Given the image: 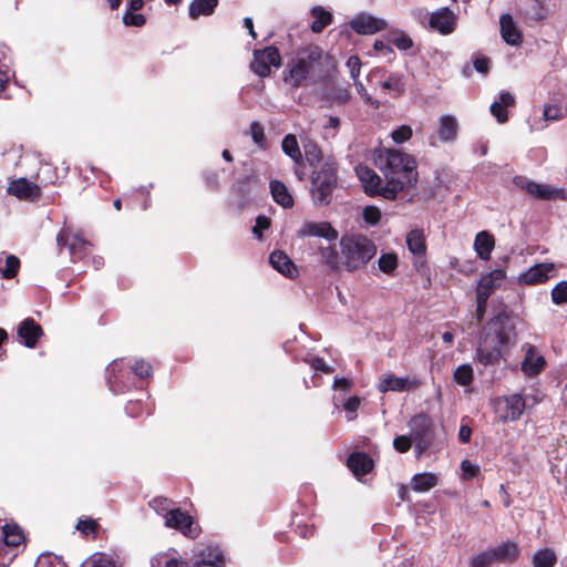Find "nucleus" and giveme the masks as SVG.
<instances>
[{"instance_id":"1","label":"nucleus","mask_w":567,"mask_h":567,"mask_svg":"<svg viewBox=\"0 0 567 567\" xmlns=\"http://www.w3.org/2000/svg\"><path fill=\"white\" fill-rule=\"evenodd\" d=\"M377 162L386 178L383 189L384 198L394 199L399 192L415 185L417 181L416 162L412 156L390 150L380 154Z\"/></svg>"},{"instance_id":"2","label":"nucleus","mask_w":567,"mask_h":567,"mask_svg":"<svg viewBox=\"0 0 567 567\" xmlns=\"http://www.w3.org/2000/svg\"><path fill=\"white\" fill-rule=\"evenodd\" d=\"M513 336L514 326L509 318L498 315L487 323L480 339L475 360L485 367L498 364L502 351L509 344Z\"/></svg>"},{"instance_id":"3","label":"nucleus","mask_w":567,"mask_h":567,"mask_svg":"<svg viewBox=\"0 0 567 567\" xmlns=\"http://www.w3.org/2000/svg\"><path fill=\"white\" fill-rule=\"evenodd\" d=\"M323 60L324 54L318 47H310L298 52L286 65L284 82L292 89L307 85L309 81L321 76Z\"/></svg>"},{"instance_id":"4","label":"nucleus","mask_w":567,"mask_h":567,"mask_svg":"<svg viewBox=\"0 0 567 567\" xmlns=\"http://www.w3.org/2000/svg\"><path fill=\"white\" fill-rule=\"evenodd\" d=\"M339 246L341 265L348 271L364 268L378 251L374 241L362 234L342 236Z\"/></svg>"},{"instance_id":"5","label":"nucleus","mask_w":567,"mask_h":567,"mask_svg":"<svg viewBox=\"0 0 567 567\" xmlns=\"http://www.w3.org/2000/svg\"><path fill=\"white\" fill-rule=\"evenodd\" d=\"M529 402L534 405L536 404L537 399L532 395L523 396L517 393L497 398L494 401L495 411L502 422L517 421L522 416L524 410L530 406Z\"/></svg>"},{"instance_id":"6","label":"nucleus","mask_w":567,"mask_h":567,"mask_svg":"<svg viewBox=\"0 0 567 567\" xmlns=\"http://www.w3.org/2000/svg\"><path fill=\"white\" fill-rule=\"evenodd\" d=\"M337 176L330 165L323 166L313 177L311 195L315 205H328L331 202L336 188Z\"/></svg>"},{"instance_id":"7","label":"nucleus","mask_w":567,"mask_h":567,"mask_svg":"<svg viewBox=\"0 0 567 567\" xmlns=\"http://www.w3.org/2000/svg\"><path fill=\"white\" fill-rule=\"evenodd\" d=\"M409 427L410 437L414 444L415 455L416 457H420L433 442L434 435L432 422L426 415L419 414L411 419Z\"/></svg>"},{"instance_id":"8","label":"nucleus","mask_w":567,"mask_h":567,"mask_svg":"<svg viewBox=\"0 0 567 567\" xmlns=\"http://www.w3.org/2000/svg\"><path fill=\"white\" fill-rule=\"evenodd\" d=\"M513 184L537 199L550 200L554 198H566L565 189L556 188L547 184H539L525 176H515Z\"/></svg>"},{"instance_id":"9","label":"nucleus","mask_w":567,"mask_h":567,"mask_svg":"<svg viewBox=\"0 0 567 567\" xmlns=\"http://www.w3.org/2000/svg\"><path fill=\"white\" fill-rule=\"evenodd\" d=\"M280 63L281 56L278 49L270 45L265 49L254 51L250 70L258 76L266 78L270 74V68L279 66Z\"/></svg>"},{"instance_id":"10","label":"nucleus","mask_w":567,"mask_h":567,"mask_svg":"<svg viewBox=\"0 0 567 567\" xmlns=\"http://www.w3.org/2000/svg\"><path fill=\"white\" fill-rule=\"evenodd\" d=\"M164 519L166 527L176 529L187 537L195 538L199 534L198 526L195 525L192 516L182 512L179 508L164 514Z\"/></svg>"},{"instance_id":"11","label":"nucleus","mask_w":567,"mask_h":567,"mask_svg":"<svg viewBox=\"0 0 567 567\" xmlns=\"http://www.w3.org/2000/svg\"><path fill=\"white\" fill-rule=\"evenodd\" d=\"M421 385V381L410 377H395L392 373L382 377L378 390L382 393L388 391L404 392L414 391Z\"/></svg>"},{"instance_id":"12","label":"nucleus","mask_w":567,"mask_h":567,"mask_svg":"<svg viewBox=\"0 0 567 567\" xmlns=\"http://www.w3.org/2000/svg\"><path fill=\"white\" fill-rule=\"evenodd\" d=\"M523 349L525 350V355L520 363L523 373L529 378L540 374L546 368L544 355L532 344H526Z\"/></svg>"},{"instance_id":"13","label":"nucleus","mask_w":567,"mask_h":567,"mask_svg":"<svg viewBox=\"0 0 567 567\" xmlns=\"http://www.w3.org/2000/svg\"><path fill=\"white\" fill-rule=\"evenodd\" d=\"M350 27L358 34H374L386 29V21L370 13H359L351 21Z\"/></svg>"},{"instance_id":"14","label":"nucleus","mask_w":567,"mask_h":567,"mask_svg":"<svg viewBox=\"0 0 567 567\" xmlns=\"http://www.w3.org/2000/svg\"><path fill=\"white\" fill-rule=\"evenodd\" d=\"M299 238L320 237L329 241L338 238V231L328 221H305L297 231Z\"/></svg>"},{"instance_id":"15","label":"nucleus","mask_w":567,"mask_h":567,"mask_svg":"<svg viewBox=\"0 0 567 567\" xmlns=\"http://www.w3.org/2000/svg\"><path fill=\"white\" fill-rule=\"evenodd\" d=\"M456 17L449 8H442L429 17V25L441 34H450L454 31Z\"/></svg>"},{"instance_id":"16","label":"nucleus","mask_w":567,"mask_h":567,"mask_svg":"<svg viewBox=\"0 0 567 567\" xmlns=\"http://www.w3.org/2000/svg\"><path fill=\"white\" fill-rule=\"evenodd\" d=\"M357 174L365 193L383 197L384 186H382V179L373 169L368 166H358Z\"/></svg>"},{"instance_id":"17","label":"nucleus","mask_w":567,"mask_h":567,"mask_svg":"<svg viewBox=\"0 0 567 567\" xmlns=\"http://www.w3.org/2000/svg\"><path fill=\"white\" fill-rule=\"evenodd\" d=\"M56 243L60 247L69 245L70 254L74 258H83V256L89 252L91 246L89 241L79 235H73L70 239V235L65 230L59 233L56 236Z\"/></svg>"},{"instance_id":"18","label":"nucleus","mask_w":567,"mask_h":567,"mask_svg":"<svg viewBox=\"0 0 567 567\" xmlns=\"http://www.w3.org/2000/svg\"><path fill=\"white\" fill-rule=\"evenodd\" d=\"M460 124L452 114H444L437 121V135L443 143H453L458 135Z\"/></svg>"},{"instance_id":"19","label":"nucleus","mask_w":567,"mask_h":567,"mask_svg":"<svg viewBox=\"0 0 567 567\" xmlns=\"http://www.w3.org/2000/svg\"><path fill=\"white\" fill-rule=\"evenodd\" d=\"M555 265L551 262L537 264L520 275V281L526 285L545 282L554 272Z\"/></svg>"},{"instance_id":"20","label":"nucleus","mask_w":567,"mask_h":567,"mask_svg":"<svg viewBox=\"0 0 567 567\" xmlns=\"http://www.w3.org/2000/svg\"><path fill=\"white\" fill-rule=\"evenodd\" d=\"M8 193L19 199L35 200L40 197V188L38 185L25 178L12 181L8 187Z\"/></svg>"},{"instance_id":"21","label":"nucleus","mask_w":567,"mask_h":567,"mask_svg":"<svg viewBox=\"0 0 567 567\" xmlns=\"http://www.w3.org/2000/svg\"><path fill=\"white\" fill-rule=\"evenodd\" d=\"M505 276L506 274L503 269H494L482 276L476 287V295L482 296V293H485V298L488 300L494 290L502 285Z\"/></svg>"},{"instance_id":"22","label":"nucleus","mask_w":567,"mask_h":567,"mask_svg":"<svg viewBox=\"0 0 567 567\" xmlns=\"http://www.w3.org/2000/svg\"><path fill=\"white\" fill-rule=\"evenodd\" d=\"M269 262L281 275L288 278H296L298 276V268L293 261L281 250H275L269 256Z\"/></svg>"},{"instance_id":"23","label":"nucleus","mask_w":567,"mask_h":567,"mask_svg":"<svg viewBox=\"0 0 567 567\" xmlns=\"http://www.w3.org/2000/svg\"><path fill=\"white\" fill-rule=\"evenodd\" d=\"M502 39L509 45L517 47L522 43V33L515 24L513 17L508 13L499 18Z\"/></svg>"},{"instance_id":"24","label":"nucleus","mask_w":567,"mask_h":567,"mask_svg":"<svg viewBox=\"0 0 567 567\" xmlns=\"http://www.w3.org/2000/svg\"><path fill=\"white\" fill-rule=\"evenodd\" d=\"M515 104V96L508 91H503L499 94L498 101L492 103L489 111L496 121L501 124L508 121V114L506 107Z\"/></svg>"},{"instance_id":"25","label":"nucleus","mask_w":567,"mask_h":567,"mask_svg":"<svg viewBox=\"0 0 567 567\" xmlns=\"http://www.w3.org/2000/svg\"><path fill=\"white\" fill-rule=\"evenodd\" d=\"M42 333V328L33 319L27 318L18 328V336L28 348H33Z\"/></svg>"},{"instance_id":"26","label":"nucleus","mask_w":567,"mask_h":567,"mask_svg":"<svg viewBox=\"0 0 567 567\" xmlns=\"http://www.w3.org/2000/svg\"><path fill=\"white\" fill-rule=\"evenodd\" d=\"M473 247L480 259L488 260L495 247L494 236L486 230L477 233Z\"/></svg>"},{"instance_id":"27","label":"nucleus","mask_w":567,"mask_h":567,"mask_svg":"<svg viewBox=\"0 0 567 567\" xmlns=\"http://www.w3.org/2000/svg\"><path fill=\"white\" fill-rule=\"evenodd\" d=\"M348 467L355 476L364 475L372 468V460L362 452H354L348 457Z\"/></svg>"},{"instance_id":"28","label":"nucleus","mask_w":567,"mask_h":567,"mask_svg":"<svg viewBox=\"0 0 567 567\" xmlns=\"http://www.w3.org/2000/svg\"><path fill=\"white\" fill-rule=\"evenodd\" d=\"M406 245L415 258L423 259L425 257L426 245L423 230H411L406 236Z\"/></svg>"},{"instance_id":"29","label":"nucleus","mask_w":567,"mask_h":567,"mask_svg":"<svg viewBox=\"0 0 567 567\" xmlns=\"http://www.w3.org/2000/svg\"><path fill=\"white\" fill-rule=\"evenodd\" d=\"M197 564L220 567L223 563V551L218 546L207 545L199 549L197 554Z\"/></svg>"},{"instance_id":"30","label":"nucleus","mask_w":567,"mask_h":567,"mask_svg":"<svg viewBox=\"0 0 567 567\" xmlns=\"http://www.w3.org/2000/svg\"><path fill=\"white\" fill-rule=\"evenodd\" d=\"M217 6L218 0H193L189 3L188 16L193 20L199 17H208L215 12Z\"/></svg>"},{"instance_id":"31","label":"nucleus","mask_w":567,"mask_h":567,"mask_svg":"<svg viewBox=\"0 0 567 567\" xmlns=\"http://www.w3.org/2000/svg\"><path fill=\"white\" fill-rule=\"evenodd\" d=\"M270 190L272 198L277 204L284 208H290L293 206V198L284 183L272 181L270 183Z\"/></svg>"},{"instance_id":"32","label":"nucleus","mask_w":567,"mask_h":567,"mask_svg":"<svg viewBox=\"0 0 567 567\" xmlns=\"http://www.w3.org/2000/svg\"><path fill=\"white\" fill-rule=\"evenodd\" d=\"M496 561H507L519 555V547L514 542H505L496 547L491 548Z\"/></svg>"},{"instance_id":"33","label":"nucleus","mask_w":567,"mask_h":567,"mask_svg":"<svg viewBox=\"0 0 567 567\" xmlns=\"http://www.w3.org/2000/svg\"><path fill=\"white\" fill-rule=\"evenodd\" d=\"M311 16L313 17L311 30L315 33H320L332 21V14L320 6L312 8Z\"/></svg>"},{"instance_id":"34","label":"nucleus","mask_w":567,"mask_h":567,"mask_svg":"<svg viewBox=\"0 0 567 567\" xmlns=\"http://www.w3.org/2000/svg\"><path fill=\"white\" fill-rule=\"evenodd\" d=\"M437 484L436 475L432 473H420L412 477V488L416 492H427Z\"/></svg>"},{"instance_id":"35","label":"nucleus","mask_w":567,"mask_h":567,"mask_svg":"<svg viewBox=\"0 0 567 567\" xmlns=\"http://www.w3.org/2000/svg\"><path fill=\"white\" fill-rule=\"evenodd\" d=\"M405 76L402 73H391L386 80L381 83V87L383 90H389L395 92L398 95H401L405 92Z\"/></svg>"},{"instance_id":"36","label":"nucleus","mask_w":567,"mask_h":567,"mask_svg":"<svg viewBox=\"0 0 567 567\" xmlns=\"http://www.w3.org/2000/svg\"><path fill=\"white\" fill-rule=\"evenodd\" d=\"M557 561L555 551L550 548H542L534 554V567H554Z\"/></svg>"},{"instance_id":"37","label":"nucleus","mask_w":567,"mask_h":567,"mask_svg":"<svg viewBox=\"0 0 567 567\" xmlns=\"http://www.w3.org/2000/svg\"><path fill=\"white\" fill-rule=\"evenodd\" d=\"M2 532L3 540L8 546L16 547L23 540V533L21 528L16 524H6L2 528Z\"/></svg>"},{"instance_id":"38","label":"nucleus","mask_w":567,"mask_h":567,"mask_svg":"<svg viewBox=\"0 0 567 567\" xmlns=\"http://www.w3.org/2000/svg\"><path fill=\"white\" fill-rule=\"evenodd\" d=\"M398 256L394 252H384L378 259L379 269L386 275H392L398 268Z\"/></svg>"},{"instance_id":"39","label":"nucleus","mask_w":567,"mask_h":567,"mask_svg":"<svg viewBox=\"0 0 567 567\" xmlns=\"http://www.w3.org/2000/svg\"><path fill=\"white\" fill-rule=\"evenodd\" d=\"M282 151L295 162L301 159V152L297 142L296 136L289 134L282 140Z\"/></svg>"},{"instance_id":"40","label":"nucleus","mask_w":567,"mask_h":567,"mask_svg":"<svg viewBox=\"0 0 567 567\" xmlns=\"http://www.w3.org/2000/svg\"><path fill=\"white\" fill-rule=\"evenodd\" d=\"M453 378L462 386L470 385L474 378L473 368L471 364H461L455 369Z\"/></svg>"},{"instance_id":"41","label":"nucleus","mask_w":567,"mask_h":567,"mask_svg":"<svg viewBox=\"0 0 567 567\" xmlns=\"http://www.w3.org/2000/svg\"><path fill=\"white\" fill-rule=\"evenodd\" d=\"M321 260L324 262L331 270H338L341 264V259L339 258L338 251L334 247H323L320 249Z\"/></svg>"},{"instance_id":"42","label":"nucleus","mask_w":567,"mask_h":567,"mask_svg":"<svg viewBox=\"0 0 567 567\" xmlns=\"http://www.w3.org/2000/svg\"><path fill=\"white\" fill-rule=\"evenodd\" d=\"M83 567H115L113 559L101 553H95L90 556L83 564Z\"/></svg>"},{"instance_id":"43","label":"nucleus","mask_w":567,"mask_h":567,"mask_svg":"<svg viewBox=\"0 0 567 567\" xmlns=\"http://www.w3.org/2000/svg\"><path fill=\"white\" fill-rule=\"evenodd\" d=\"M152 567H188L187 563L175 557L162 555L152 561Z\"/></svg>"},{"instance_id":"44","label":"nucleus","mask_w":567,"mask_h":567,"mask_svg":"<svg viewBox=\"0 0 567 567\" xmlns=\"http://www.w3.org/2000/svg\"><path fill=\"white\" fill-rule=\"evenodd\" d=\"M495 557L493 555L492 549H487L477 554L470 561L471 567H489L493 563H495Z\"/></svg>"},{"instance_id":"45","label":"nucleus","mask_w":567,"mask_h":567,"mask_svg":"<svg viewBox=\"0 0 567 567\" xmlns=\"http://www.w3.org/2000/svg\"><path fill=\"white\" fill-rule=\"evenodd\" d=\"M19 267L20 260L16 256L10 255L6 258V267L0 268V272L3 278L11 279L17 275Z\"/></svg>"},{"instance_id":"46","label":"nucleus","mask_w":567,"mask_h":567,"mask_svg":"<svg viewBox=\"0 0 567 567\" xmlns=\"http://www.w3.org/2000/svg\"><path fill=\"white\" fill-rule=\"evenodd\" d=\"M551 300L555 305L567 303V281L563 280L553 288Z\"/></svg>"},{"instance_id":"47","label":"nucleus","mask_w":567,"mask_h":567,"mask_svg":"<svg viewBox=\"0 0 567 567\" xmlns=\"http://www.w3.org/2000/svg\"><path fill=\"white\" fill-rule=\"evenodd\" d=\"M564 117L563 110L559 105H545L543 111V118L546 122L560 121Z\"/></svg>"},{"instance_id":"48","label":"nucleus","mask_w":567,"mask_h":567,"mask_svg":"<svg viewBox=\"0 0 567 567\" xmlns=\"http://www.w3.org/2000/svg\"><path fill=\"white\" fill-rule=\"evenodd\" d=\"M150 505L155 509L157 514L162 515L163 517L167 512L175 509V507H172V502L163 497L154 498Z\"/></svg>"},{"instance_id":"49","label":"nucleus","mask_w":567,"mask_h":567,"mask_svg":"<svg viewBox=\"0 0 567 567\" xmlns=\"http://www.w3.org/2000/svg\"><path fill=\"white\" fill-rule=\"evenodd\" d=\"M360 406V399L358 396H350L344 403L343 409L347 412V420L352 421L357 417V411Z\"/></svg>"},{"instance_id":"50","label":"nucleus","mask_w":567,"mask_h":567,"mask_svg":"<svg viewBox=\"0 0 567 567\" xmlns=\"http://www.w3.org/2000/svg\"><path fill=\"white\" fill-rule=\"evenodd\" d=\"M250 135L252 141L260 147H265V132L264 127L258 122H252L250 124Z\"/></svg>"},{"instance_id":"51","label":"nucleus","mask_w":567,"mask_h":567,"mask_svg":"<svg viewBox=\"0 0 567 567\" xmlns=\"http://www.w3.org/2000/svg\"><path fill=\"white\" fill-rule=\"evenodd\" d=\"M145 17L141 13H134V11H126L123 16V23L125 25L142 27L145 24Z\"/></svg>"},{"instance_id":"52","label":"nucleus","mask_w":567,"mask_h":567,"mask_svg":"<svg viewBox=\"0 0 567 567\" xmlns=\"http://www.w3.org/2000/svg\"><path fill=\"white\" fill-rule=\"evenodd\" d=\"M412 444L413 441L410 435H399L393 440V447L400 453L408 452Z\"/></svg>"},{"instance_id":"53","label":"nucleus","mask_w":567,"mask_h":567,"mask_svg":"<svg viewBox=\"0 0 567 567\" xmlns=\"http://www.w3.org/2000/svg\"><path fill=\"white\" fill-rule=\"evenodd\" d=\"M363 219L370 225H377L381 219V212L374 206H367L363 209Z\"/></svg>"},{"instance_id":"54","label":"nucleus","mask_w":567,"mask_h":567,"mask_svg":"<svg viewBox=\"0 0 567 567\" xmlns=\"http://www.w3.org/2000/svg\"><path fill=\"white\" fill-rule=\"evenodd\" d=\"M132 371L140 378H146L152 372V365L145 360L141 359L135 361L132 365Z\"/></svg>"},{"instance_id":"55","label":"nucleus","mask_w":567,"mask_h":567,"mask_svg":"<svg viewBox=\"0 0 567 567\" xmlns=\"http://www.w3.org/2000/svg\"><path fill=\"white\" fill-rule=\"evenodd\" d=\"M412 136V130L408 125H402L392 132V138L395 143L400 144L406 142Z\"/></svg>"},{"instance_id":"56","label":"nucleus","mask_w":567,"mask_h":567,"mask_svg":"<svg viewBox=\"0 0 567 567\" xmlns=\"http://www.w3.org/2000/svg\"><path fill=\"white\" fill-rule=\"evenodd\" d=\"M354 83V86H355V90L358 92V94L362 97V100L369 104V105H372L374 107H378L379 106V103L377 101H374L372 99V96L368 93L365 86L363 85L362 82H360L358 79L355 81H353Z\"/></svg>"},{"instance_id":"57","label":"nucleus","mask_w":567,"mask_h":567,"mask_svg":"<svg viewBox=\"0 0 567 567\" xmlns=\"http://www.w3.org/2000/svg\"><path fill=\"white\" fill-rule=\"evenodd\" d=\"M347 68L349 69L350 76L355 81L360 75L361 61L359 56L352 55L347 61Z\"/></svg>"},{"instance_id":"58","label":"nucleus","mask_w":567,"mask_h":567,"mask_svg":"<svg viewBox=\"0 0 567 567\" xmlns=\"http://www.w3.org/2000/svg\"><path fill=\"white\" fill-rule=\"evenodd\" d=\"M270 227V219L266 216H258L256 219V225L252 228V233L256 235L258 239L261 238L262 231Z\"/></svg>"},{"instance_id":"59","label":"nucleus","mask_w":567,"mask_h":567,"mask_svg":"<svg viewBox=\"0 0 567 567\" xmlns=\"http://www.w3.org/2000/svg\"><path fill=\"white\" fill-rule=\"evenodd\" d=\"M461 470H462L463 476L465 478H472V477L476 476L477 473L480 472V467L477 465L473 464L472 462H470L468 460L462 461Z\"/></svg>"},{"instance_id":"60","label":"nucleus","mask_w":567,"mask_h":567,"mask_svg":"<svg viewBox=\"0 0 567 567\" xmlns=\"http://www.w3.org/2000/svg\"><path fill=\"white\" fill-rule=\"evenodd\" d=\"M97 524L93 519H80L76 524V529L82 534L87 535L96 530Z\"/></svg>"},{"instance_id":"61","label":"nucleus","mask_w":567,"mask_h":567,"mask_svg":"<svg viewBox=\"0 0 567 567\" xmlns=\"http://www.w3.org/2000/svg\"><path fill=\"white\" fill-rule=\"evenodd\" d=\"M476 303H477L476 318L478 321H482L485 316L486 305H487V299L485 298V293H482V296L476 295Z\"/></svg>"},{"instance_id":"62","label":"nucleus","mask_w":567,"mask_h":567,"mask_svg":"<svg viewBox=\"0 0 567 567\" xmlns=\"http://www.w3.org/2000/svg\"><path fill=\"white\" fill-rule=\"evenodd\" d=\"M309 363L312 369L316 371H322L324 373L331 372V368L326 363V361L322 358L315 357L309 360Z\"/></svg>"},{"instance_id":"63","label":"nucleus","mask_w":567,"mask_h":567,"mask_svg":"<svg viewBox=\"0 0 567 567\" xmlns=\"http://www.w3.org/2000/svg\"><path fill=\"white\" fill-rule=\"evenodd\" d=\"M474 68L477 72L482 74H487L489 68V61L485 56H477L474 60Z\"/></svg>"},{"instance_id":"64","label":"nucleus","mask_w":567,"mask_h":567,"mask_svg":"<svg viewBox=\"0 0 567 567\" xmlns=\"http://www.w3.org/2000/svg\"><path fill=\"white\" fill-rule=\"evenodd\" d=\"M394 44L400 50H409L413 47V41L403 34L394 39Z\"/></svg>"}]
</instances>
